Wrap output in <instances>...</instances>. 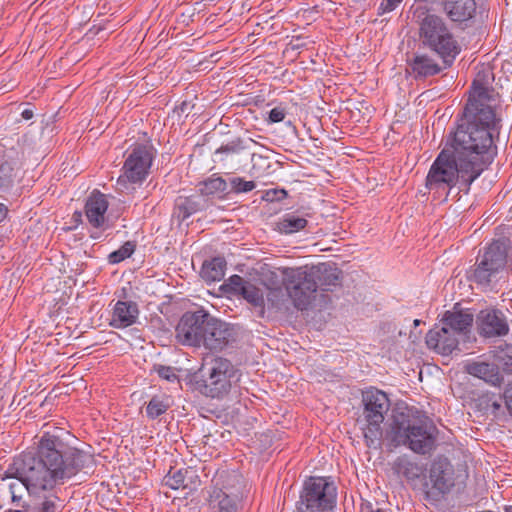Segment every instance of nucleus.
Returning a JSON list of instances; mask_svg holds the SVG:
<instances>
[{
  "instance_id": "nucleus-4",
  "label": "nucleus",
  "mask_w": 512,
  "mask_h": 512,
  "mask_svg": "<svg viewBox=\"0 0 512 512\" xmlns=\"http://www.w3.org/2000/svg\"><path fill=\"white\" fill-rule=\"evenodd\" d=\"M240 379V370L221 356L205 358L200 368L190 376L194 389L211 398H223Z\"/></svg>"
},
{
  "instance_id": "nucleus-12",
  "label": "nucleus",
  "mask_w": 512,
  "mask_h": 512,
  "mask_svg": "<svg viewBox=\"0 0 512 512\" xmlns=\"http://www.w3.org/2000/svg\"><path fill=\"white\" fill-rule=\"evenodd\" d=\"M463 117L464 118L461 120V123L458 124L455 131H458L461 128L464 131H470V128H475L478 131L483 130L488 134L491 146H493L491 130L496 128L497 119L495 111L490 105L478 100H468L463 110ZM489 153L494 157L495 153L492 151V147H490Z\"/></svg>"
},
{
  "instance_id": "nucleus-6",
  "label": "nucleus",
  "mask_w": 512,
  "mask_h": 512,
  "mask_svg": "<svg viewBox=\"0 0 512 512\" xmlns=\"http://www.w3.org/2000/svg\"><path fill=\"white\" fill-rule=\"evenodd\" d=\"M361 405L362 413L357 423L360 425L365 443L369 448H381L382 424L390 409V399L384 391L370 387L362 391Z\"/></svg>"
},
{
  "instance_id": "nucleus-46",
  "label": "nucleus",
  "mask_w": 512,
  "mask_h": 512,
  "mask_svg": "<svg viewBox=\"0 0 512 512\" xmlns=\"http://www.w3.org/2000/svg\"><path fill=\"white\" fill-rule=\"evenodd\" d=\"M287 196L285 190H268L266 192V199L269 201L281 200Z\"/></svg>"
},
{
  "instance_id": "nucleus-18",
  "label": "nucleus",
  "mask_w": 512,
  "mask_h": 512,
  "mask_svg": "<svg viewBox=\"0 0 512 512\" xmlns=\"http://www.w3.org/2000/svg\"><path fill=\"white\" fill-rule=\"evenodd\" d=\"M211 494H225L234 498L242 497L243 477L235 470L219 469L214 474Z\"/></svg>"
},
{
  "instance_id": "nucleus-16",
  "label": "nucleus",
  "mask_w": 512,
  "mask_h": 512,
  "mask_svg": "<svg viewBox=\"0 0 512 512\" xmlns=\"http://www.w3.org/2000/svg\"><path fill=\"white\" fill-rule=\"evenodd\" d=\"M475 322L479 335L485 338L504 337L510 331L507 317L499 309L481 310L477 314Z\"/></svg>"
},
{
  "instance_id": "nucleus-35",
  "label": "nucleus",
  "mask_w": 512,
  "mask_h": 512,
  "mask_svg": "<svg viewBox=\"0 0 512 512\" xmlns=\"http://www.w3.org/2000/svg\"><path fill=\"white\" fill-rule=\"evenodd\" d=\"M478 406L484 413L491 414L494 417L504 414L502 409V396L492 392L481 395L478 399Z\"/></svg>"
},
{
  "instance_id": "nucleus-19",
  "label": "nucleus",
  "mask_w": 512,
  "mask_h": 512,
  "mask_svg": "<svg viewBox=\"0 0 512 512\" xmlns=\"http://www.w3.org/2000/svg\"><path fill=\"white\" fill-rule=\"evenodd\" d=\"M304 268L308 271V276L315 283L317 289L330 291L341 283L342 271L334 263H319Z\"/></svg>"
},
{
  "instance_id": "nucleus-48",
  "label": "nucleus",
  "mask_w": 512,
  "mask_h": 512,
  "mask_svg": "<svg viewBox=\"0 0 512 512\" xmlns=\"http://www.w3.org/2000/svg\"><path fill=\"white\" fill-rule=\"evenodd\" d=\"M21 116L24 120H30L34 116V111L32 109H24L21 113Z\"/></svg>"
},
{
  "instance_id": "nucleus-7",
  "label": "nucleus",
  "mask_w": 512,
  "mask_h": 512,
  "mask_svg": "<svg viewBox=\"0 0 512 512\" xmlns=\"http://www.w3.org/2000/svg\"><path fill=\"white\" fill-rule=\"evenodd\" d=\"M511 251L510 238L502 237L493 240L484 249V253L478 256L474 269L469 276L470 281L480 286H489L505 268Z\"/></svg>"
},
{
  "instance_id": "nucleus-10",
  "label": "nucleus",
  "mask_w": 512,
  "mask_h": 512,
  "mask_svg": "<svg viewBox=\"0 0 512 512\" xmlns=\"http://www.w3.org/2000/svg\"><path fill=\"white\" fill-rule=\"evenodd\" d=\"M428 476L425 475L420 490L427 500H439L454 486V468L444 456L436 457L430 464Z\"/></svg>"
},
{
  "instance_id": "nucleus-50",
  "label": "nucleus",
  "mask_w": 512,
  "mask_h": 512,
  "mask_svg": "<svg viewBox=\"0 0 512 512\" xmlns=\"http://www.w3.org/2000/svg\"><path fill=\"white\" fill-rule=\"evenodd\" d=\"M420 323H421V320H419V319H415V320H414V325H415V326L420 325Z\"/></svg>"
},
{
  "instance_id": "nucleus-39",
  "label": "nucleus",
  "mask_w": 512,
  "mask_h": 512,
  "mask_svg": "<svg viewBox=\"0 0 512 512\" xmlns=\"http://www.w3.org/2000/svg\"><path fill=\"white\" fill-rule=\"evenodd\" d=\"M284 300L283 290L280 288H267L265 293V302L271 308H280Z\"/></svg>"
},
{
  "instance_id": "nucleus-23",
  "label": "nucleus",
  "mask_w": 512,
  "mask_h": 512,
  "mask_svg": "<svg viewBox=\"0 0 512 512\" xmlns=\"http://www.w3.org/2000/svg\"><path fill=\"white\" fill-rule=\"evenodd\" d=\"M18 154L16 148L6 147L0 143V191L9 189L13 185L19 162Z\"/></svg>"
},
{
  "instance_id": "nucleus-33",
  "label": "nucleus",
  "mask_w": 512,
  "mask_h": 512,
  "mask_svg": "<svg viewBox=\"0 0 512 512\" xmlns=\"http://www.w3.org/2000/svg\"><path fill=\"white\" fill-rule=\"evenodd\" d=\"M197 187L199 192L198 195H201L203 198H205L206 196H214L226 193L228 183L222 177L213 174L211 177L199 182Z\"/></svg>"
},
{
  "instance_id": "nucleus-25",
  "label": "nucleus",
  "mask_w": 512,
  "mask_h": 512,
  "mask_svg": "<svg viewBox=\"0 0 512 512\" xmlns=\"http://www.w3.org/2000/svg\"><path fill=\"white\" fill-rule=\"evenodd\" d=\"M414 79H426L439 74L443 67L426 53H415L407 60Z\"/></svg>"
},
{
  "instance_id": "nucleus-11",
  "label": "nucleus",
  "mask_w": 512,
  "mask_h": 512,
  "mask_svg": "<svg viewBox=\"0 0 512 512\" xmlns=\"http://www.w3.org/2000/svg\"><path fill=\"white\" fill-rule=\"evenodd\" d=\"M288 296L298 310H306L315 299L317 288L304 267L286 268L283 272Z\"/></svg>"
},
{
  "instance_id": "nucleus-26",
  "label": "nucleus",
  "mask_w": 512,
  "mask_h": 512,
  "mask_svg": "<svg viewBox=\"0 0 512 512\" xmlns=\"http://www.w3.org/2000/svg\"><path fill=\"white\" fill-rule=\"evenodd\" d=\"M393 470L403 476L414 487L424 481L426 468L423 464L412 460L407 455L399 456L393 463Z\"/></svg>"
},
{
  "instance_id": "nucleus-45",
  "label": "nucleus",
  "mask_w": 512,
  "mask_h": 512,
  "mask_svg": "<svg viewBox=\"0 0 512 512\" xmlns=\"http://www.w3.org/2000/svg\"><path fill=\"white\" fill-rule=\"evenodd\" d=\"M505 405L512 415V382L508 383L503 394Z\"/></svg>"
},
{
  "instance_id": "nucleus-47",
  "label": "nucleus",
  "mask_w": 512,
  "mask_h": 512,
  "mask_svg": "<svg viewBox=\"0 0 512 512\" xmlns=\"http://www.w3.org/2000/svg\"><path fill=\"white\" fill-rule=\"evenodd\" d=\"M17 487H18V484H16V483H11L9 485V491H10L11 499H12L13 503L18 502L21 499V497L16 494L17 493V490H16Z\"/></svg>"
},
{
  "instance_id": "nucleus-5",
  "label": "nucleus",
  "mask_w": 512,
  "mask_h": 512,
  "mask_svg": "<svg viewBox=\"0 0 512 512\" xmlns=\"http://www.w3.org/2000/svg\"><path fill=\"white\" fill-rule=\"evenodd\" d=\"M438 430L427 421L413 422L403 412L393 416L386 438L394 447L406 446L416 454L425 455L436 448Z\"/></svg>"
},
{
  "instance_id": "nucleus-9",
  "label": "nucleus",
  "mask_w": 512,
  "mask_h": 512,
  "mask_svg": "<svg viewBox=\"0 0 512 512\" xmlns=\"http://www.w3.org/2000/svg\"><path fill=\"white\" fill-rule=\"evenodd\" d=\"M156 149L150 143L132 145L125 153V161L117 183L141 185L149 176Z\"/></svg>"
},
{
  "instance_id": "nucleus-8",
  "label": "nucleus",
  "mask_w": 512,
  "mask_h": 512,
  "mask_svg": "<svg viewBox=\"0 0 512 512\" xmlns=\"http://www.w3.org/2000/svg\"><path fill=\"white\" fill-rule=\"evenodd\" d=\"M336 500L337 488L333 481L310 477L304 482L297 509L299 512H328L335 507Z\"/></svg>"
},
{
  "instance_id": "nucleus-49",
  "label": "nucleus",
  "mask_w": 512,
  "mask_h": 512,
  "mask_svg": "<svg viewBox=\"0 0 512 512\" xmlns=\"http://www.w3.org/2000/svg\"><path fill=\"white\" fill-rule=\"evenodd\" d=\"M7 213V207L4 204L0 203V223L6 218Z\"/></svg>"
},
{
  "instance_id": "nucleus-31",
  "label": "nucleus",
  "mask_w": 512,
  "mask_h": 512,
  "mask_svg": "<svg viewBox=\"0 0 512 512\" xmlns=\"http://www.w3.org/2000/svg\"><path fill=\"white\" fill-rule=\"evenodd\" d=\"M226 270V261L223 257H214L209 261H205L201 269V277L206 282H218L224 275Z\"/></svg>"
},
{
  "instance_id": "nucleus-1",
  "label": "nucleus",
  "mask_w": 512,
  "mask_h": 512,
  "mask_svg": "<svg viewBox=\"0 0 512 512\" xmlns=\"http://www.w3.org/2000/svg\"><path fill=\"white\" fill-rule=\"evenodd\" d=\"M93 466V455L69 447L56 434L44 432L36 450L14 459L5 478L19 480L29 496L35 498L23 506L24 512H58L56 487Z\"/></svg>"
},
{
  "instance_id": "nucleus-17",
  "label": "nucleus",
  "mask_w": 512,
  "mask_h": 512,
  "mask_svg": "<svg viewBox=\"0 0 512 512\" xmlns=\"http://www.w3.org/2000/svg\"><path fill=\"white\" fill-rule=\"evenodd\" d=\"M235 341V330L230 324L212 317L201 342V347L210 351H221Z\"/></svg>"
},
{
  "instance_id": "nucleus-30",
  "label": "nucleus",
  "mask_w": 512,
  "mask_h": 512,
  "mask_svg": "<svg viewBox=\"0 0 512 512\" xmlns=\"http://www.w3.org/2000/svg\"><path fill=\"white\" fill-rule=\"evenodd\" d=\"M308 225V220L297 212L285 213L276 223L281 234H293L302 231Z\"/></svg>"
},
{
  "instance_id": "nucleus-40",
  "label": "nucleus",
  "mask_w": 512,
  "mask_h": 512,
  "mask_svg": "<svg viewBox=\"0 0 512 512\" xmlns=\"http://www.w3.org/2000/svg\"><path fill=\"white\" fill-rule=\"evenodd\" d=\"M496 359L506 373L512 374V345H506L505 350L499 351L496 354Z\"/></svg>"
},
{
  "instance_id": "nucleus-22",
  "label": "nucleus",
  "mask_w": 512,
  "mask_h": 512,
  "mask_svg": "<svg viewBox=\"0 0 512 512\" xmlns=\"http://www.w3.org/2000/svg\"><path fill=\"white\" fill-rule=\"evenodd\" d=\"M208 202L201 195L193 194L189 196L179 195L174 201L172 217L179 223L184 222L190 216L205 210Z\"/></svg>"
},
{
  "instance_id": "nucleus-14",
  "label": "nucleus",
  "mask_w": 512,
  "mask_h": 512,
  "mask_svg": "<svg viewBox=\"0 0 512 512\" xmlns=\"http://www.w3.org/2000/svg\"><path fill=\"white\" fill-rule=\"evenodd\" d=\"M224 287L232 294L243 297L256 317H265V293L262 288L237 274L230 276Z\"/></svg>"
},
{
  "instance_id": "nucleus-13",
  "label": "nucleus",
  "mask_w": 512,
  "mask_h": 512,
  "mask_svg": "<svg viewBox=\"0 0 512 512\" xmlns=\"http://www.w3.org/2000/svg\"><path fill=\"white\" fill-rule=\"evenodd\" d=\"M212 316L203 308L185 312L176 328V338L182 345L201 347L205 330Z\"/></svg>"
},
{
  "instance_id": "nucleus-38",
  "label": "nucleus",
  "mask_w": 512,
  "mask_h": 512,
  "mask_svg": "<svg viewBox=\"0 0 512 512\" xmlns=\"http://www.w3.org/2000/svg\"><path fill=\"white\" fill-rule=\"evenodd\" d=\"M243 149L244 146L242 140L236 139L221 145L215 151V156L219 157V161H224L228 156L239 154Z\"/></svg>"
},
{
  "instance_id": "nucleus-15",
  "label": "nucleus",
  "mask_w": 512,
  "mask_h": 512,
  "mask_svg": "<svg viewBox=\"0 0 512 512\" xmlns=\"http://www.w3.org/2000/svg\"><path fill=\"white\" fill-rule=\"evenodd\" d=\"M108 206L106 196L97 190L93 191L86 200L85 215L92 228L90 236L93 239H99L102 232L109 227L106 218Z\"/></svg>"
},
{
  "instance_id": "nucleus-37",
  "label": "nucleus",
  "mask_w": 512,
  "mask_h": 512,
  "mask_svg": "<svg viewBox=\"0 0 512 512\" xmlns=\"http://www.w3.org/2000/svg\"><path fill=\"white\" fill-rule=\"evenodd\" d=\"M135 249L136 243L134 241H126L119 249L108 255V262L110 264H118L129 258L134 253Z\"/></svg>"
},
{
  "instance_id": "nucleus-44",
  "label": "nucleus",
  "mask_w": 512,
  "mask_h": 512,
  "mask_svg": "<svg viewBox=\"0 0 512 512\" xmlns=\"http://www.w3.org/2000/svg\"><path fill=\"white\" fill-rule=\"evenodd\" d=\"M469 100H476V101L478 100L483 103L486 100H489V92H488L487 88H485L483 86L477 87L474 91V96L469 98Z\"/></svg>"
},
{
  "instance_id": "nucleus-28",
  "label": "nucleus",
  "mask_w": 512,
  "mask_h": 512,
  "mask_svg": "<svg viewBox=\"0 0 512 512\" xmlns=\"http://www.w3.org/2000/svg\"><path fill=\"white\" fill-rule=\"evenodd\" d=\"M464 368L469 375L482 379L493 386H500L503 382V376L495 363L472 360L467 361Z\"/></svg>"
},
{
  "instance_id": "nucleus-27",
  "label": "nucleus",
  "mask_w": 512,
  "mask_h": 512,
  "mask_svg": "<svg viewBox=\"0 0 512 512\" xmlns=\"http://www.w3.org/2000/svg\"><path fill=\"white\" fill-rule=\"evenodd\" d=\"M474 315L469 309L446 311L442 324L446 325L454 334L460 338L466 336L472 327Z\"/></svg>"
},
{
  "instance_id": "nucleus-21",
  "label": "nucleus",
  "mask_w": 512,
  "mask_h": 512,
  "mask_svg": "<svg viewBox=\"0 0 512 512\" xmlns=\"http://www.w3.org/2000/svg\"><path fill=\"white\" fill-rule=\"evenodd\" d=\"M441 6L448 19L459 25L468 26L477 13L475 0H443Z\"/></svg>"
},
{
  "instance_id": "nucleus-34",
  "label": "nucleus",
  "mask_w": 512,
  "mask_h": 512,
  "mask_svg": "<svg viewBox=\"0 0 512 512\" xmlns=\"http://www.w3.org/2000/svg\"><path fill=\"white\" fill-rule=\"evenodd\" d=\"M172 402L169 396L155 395L146 404V416L150 420H155L165 414L171 407Z\"/></svg>"
},
{
  "instance_id": "nucleus-43",
  "label": "nucleus",
  "mask_w": 512,
  "mask_h": 512,
  "mask_svg": "<svg viewBox=\"0 0 512 512\" xmlns=\"http://www.w3.org/2000/svg\"><path fill=\"white\" fill-rule=\"evenodd\" d=\"M400 2L401 0H383L378 8V14L382 15L393 11Z\"/></svg>"
},
{
  "instance_id": "nucleus-3",
  "label": "nucleus",
  "mask_w": 512,
  "mask_h": 512,
  "mask_svg": "<svg viewBox=\"0 0 512 512\" xmlns=\"http://www.w3.org/2000/svg\"><path fill=\"white\" fill-rule=\"evenodd\" d=\"M413 19L418 24L419 41L425 48L435 52L445 63L451 66L461 52V46L445 20L429 12L422 5L412 6Z\"/></svg>"
},
{
  "instance_id": "nucleus-42",
  "label": "nucleus",
  "mask_w": 512,
  "mask_h": 512,
  "mask_svg": "<svg viewBox=\"0 0 512 512\" xmlns=\"http://www.w3.org/2000/svg\"><path fill=\"white\" fill-rule=\"evenodd\" d=\"M287 115L286 108L284 106H276L270 110L268 121L270 123H279L282 122Z\"/></svg>"
},
{
  "instance_id": "nucleus-32",
  "label": "nucleus",
  "mask_w": 512,
  "mask_h": 512,
  "mask_svg": "<svg viewBox=\"0 0 512 512\" xmlns=\"http://www.w3.org/2000/svg\"><path fill=\"white\" fill-rule=\"evenodd\" d=\"M240 498H234L225 494L209 493V512H237Z\"/></svg>"
},
{
  "instance_id": "nucleus-36",
  "label": "nucleus",
  "mask_w": 512,
  "mask_h": 512,
  "mask_svg": "<svg viewBox=\"0 0 512 512\" xmlns=\"http://www.w3.org/2000/svg\"><path fill=\"white\" fill-rule=\"evenodd\" d=\"M227 183L228 186H230L228 193H248L256 188V183L254 181H247L243 177L239 176L229 177Z\"/></svg>"
},
{
  "instance_id": "nucleus-2",
  "label": "nucleus",
  "mask_w": 512,
  "mask_h": 512,
  "mask_svg": "<svg viewBox=\"0 0 512 512\" xmlns=\"http://www.w3.org/2000/svg\"><path fill=\"white\" fill-rule=\"evenodd\" d=\"M451 132L444 148L437 155L426 176L429 190H459L468 193L472 183L492 163L488 134L471 128Z\"/></svg>"
},
{
  "instance_id": "nucleus-24",
  "label": "nucleus",
  "mask_w": 512,
  "mask_h": 512,
  "mask_svg": "<svg viewBox=\"0 0 512 512\" xmlns=\"http://www.w3.org/2000/svg\"><path fill=\"white\" fill-rule=\"evenodd\" d=\"M139 313L136 302L118 300L113 307L109 325L116 329L127 328L137 322Z\"/></svg>"
},
{
  "instance_id": "nucleus-41",
  "label": "nucleus",
  "mask_w": 512,
  "mask_h": 512,
  "mask_svg": "<svg viewBox=\"0 0 512 512\" xmlns=\"http://www.w3.org/2000/svg\"><path fill=\"white\" fill-rule=\"evenodd\" d=\"M154 371L161 379H164L168 382H175L178 380V376L175 373V368L171 366L154 365Z\"/></svg>"
},
{
  "instance_id": "nucleus-20",
  "label": "nucleus",
  "mask_w": 512,
  "mask_h": 512,
  "mask_svg": "<svg viewBox=\"0 0 512 512\" xmlns=\"http://www.w3.org/2000/svg\"><path fill=\"white\" fill-rule=\"evenodd\" d=\"M425 342L429 349L442 355H449L458 348L459 338L442 324V327L436 326L428 331Z\"/></svg>"
},
{
  "instance_id": "nucleus-29",
  "label": "nucleus",
  "mask_w": 512,
  "mask_h": 512,
  "mask_svg": "<svg viewBox=\"0 0 512 512\" xmlns=\"http://www.w3.org/2000/svg\"><path fill=\"white\" fill-rule=\"evenodd\" d=\"M199 483V476L196 471L191 468H182L174 472L170 470L165 476V484L174 490L181 488L183 490L191 491L195 489Z\"/></svg>"
}]
</instances>
